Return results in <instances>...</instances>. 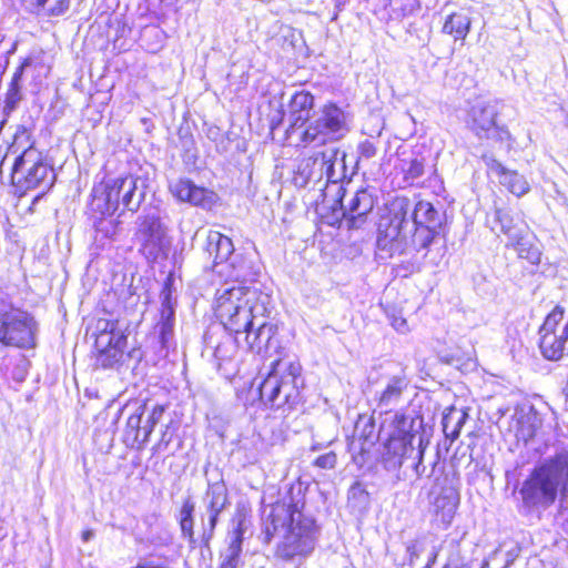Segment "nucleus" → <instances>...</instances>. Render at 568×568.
<instances>
[{"instance_id": "49", "label": "nucleus", "mask_w": 568, "mask_h": 568, "mask_svg": "<svg viewBox=\"0 0 568 568\" xmlns=\"http://www.w3.org/2000/svg\"><path fill=\"white\" fill-rule=\"evenodd\" d=\"M92 536H93V532L90 530L84 531L82 535L84 541H88Z\"/></svg>"}, {"instance_id": "15", "label": "nucleus", "mask_w": 568, "mask_h": 568, "mask_svg": "<svg viewBox=\"0 0 568 568\" xmlns=\"http://www.w3.org/2000/svg\"><path fill=\"white\" fill-rule=\"evenodd\" d=\"M115 322L100 320L98 322L99 333L95 337L97 362L103 368H112L123 357L126 336L119 329Z\"/></svg>"}, {"instance_id": "46", "label": "nucleus", "mask_w": 568, "mask_h": 568, "mask_svg": "<svg viewBox=\"0 0 568 568\" xmlns=\"http://www.w3.org/2000/svg\"><path fill=\"white\" fill-rule=\"evenodd\" d=\"M70 0H58L57 6L51 9L52 16H60L64 13L69 8Z\"/></svg>"}, {"instance_id": "18", "label": "nucleus", "mask_w": 568, "mask_h": 568, "mask_svg": "<svg viewBox=\"0 0 568 568\" xmlns=\"http://www.w3.org/2000/svg\"><path fill=\"white\" fill-rule=\"evenodd\" d=\"M487 224L494 233L506 235L508 242L516 240L521 234H526L529 231L524 215L510 209H495L491 216H488Z\"/></svg>"}, {"instance_id": "40", "label": "nucleus", "mask_w": 568, "mask_h": 568, "mask_svg": "<svg viewBox=\"0 0 568 568\" xmlns=\"http://www.w3.org/2000/svg\"><path fill=\"white\" fill-rule=\"evenodd\" d=\"M520 427L516 432V437L518 439H523L524 442H528L530 438L535 436V427L531 424H527L524 422V417L517 420Z\"/></svg>"}, {"instance_id": "17", "label": "nucleus", "mask_w": 568, "mask_h": 568, "mask_svg": "<svg viewBox=\"0 0 568 568\" xmlns=\"http://www.w3.org/2000/svg\"><path fill=\"white\" fill-rule=\"evenodd\" d=\"M136 239L148 258L156 260L169 246L166 230L160 217L146 215L139 223Z\"/></svg>"}, {"instance_id": "29", "label": "nucleus", "mask_w": 568, "mask_h": 568, "mask_svg": "<svg viewBox=\"0 0 568 568\" xmlns=\"http://www.w3.org/2000/svg\"><path fill=\"white\" fill-rule=\"evenodd\" d=\"M467 417L468 414L466 412L455 407L448 408V410L444 414L442 420L443 432L446 439H449V444L458 438L460 429Z\"/></svg>"}, {"instance_id": "31", "label": "nucleus", "mask_w": 568, "mask_h": 568, "mask_svg": "<svg viewBox=\"0 0 568 568\" xmlns=\"http://www.w3.org/2000/svg\"><path fill=\"white\" fill-rule=\"evenodd\" d=\"M243 534L240 528L233 531L227 548L221 554L219 568H236L242 552Z\"/></svg>"}, {"instance_id": "8", "label": "nucleus", "mask_w": 568, "mask_h": 568, "mask_svg": "<svg viewBox=\"0 0 568 568\" xmlns=\"http://www.w3.org/2000/svg\"><path fill=\"white\" fill-rule=\"evenodd\" d=\"M39 324L34 316L11 303L0 305V344L4 347L32 349L37 346Z\"/></svg>"}, {"instance_id": "6", "label": "nucleus", "mask_w": 568, "mask_h": 568, "mask_svg": "<svg viewBox=\"0 0 568 568\" xmlns=\"http://www.w3.org/2000/svg\"><path fill=\"white\" fill-rule=\"evenodd\" d=\"M149 187L148 175H128L111 180L93 189L92 211L114 214L120 204L123 210L136 212L145 200Z\"/></svg>"}, {"instance_id": "9", "label": "nucleus", "mask_w": 568, "mask_h": 568, "mask_svg": "<svg viewBox=\"0 0 568 568\" xmlns=\"http://www.w3.org/2000/svg\"><path fill=\"white\" fill-rule=\"evenodd\" d=\"M398 426L390 434L385 444V452L383 454V466L387 471L398 473L405 459L410 458L415 453L414 443L418 439V452L416 456L418 462L414 465L417 476H422L425 471L422 460L424 456V439L422 435H417L406 429V426H412L413 420L407 417L400 416L397 420Z\"/></svg>"}, {"instance_id": "20", "label": "nucleus", "mask_w": 568, "mask_h": 568, "mask_svg": "<svg viewBox=\"0 0 568 568\" xmlns=\"http://www.w3.org/2000/svg\"><path fill=\"white\" fill-rule=\"evenodd\" d=\"M483 160L488 171L497 176L499 184L506 187L510 193L520 197L529 192L530 185L523 174L507 169L493 156L484 155Z\"/></svg>"}, {"instance_id": "28", "label": "nucleus", "mask_w": 568, "mask_h": 568, "mask_svg": "<svg viewBox=\"0 0 568 568\" xmlns=\"http://www.w3.org/2000/svg\"><path fill=\"white\" fill-rule=\"evenodd\" d=\"M374 429L375 425L371 418H359L355 425L354 438L349 444L351 449L354 452L358 449L364 453L369 446L374 445Z\"/></svg>"}, {"instance_id": "14", "label": "nucleus", "mask_w": 568, "mask_h": 568, "mask_svg": "<svg viewBox=\"0 0 568 568\" xmlns=\"http://www.w3.org/2000/svg\"><path fill=\"white\" fill-rule=\"evenodd\" d=\"M498 104L497 100H479L470 106L467 123L479 139H493L503 142L510 138L509 131L496 122L499 113Z\"/></svg>"}, {"instance_id": "45", "label": "nucleus", "mask_w": 568, "mask_h": 568, "mask_svg": "<svg viewBox=\"0 0 568 568\" xmlns=\"http://www.w3.org/2000/svg\"><path fill=\"white\" fill-rule=\"evenodd\" d=\"M21 87L16 85H9V90L7 93V106L13 109L18 104V102L21 100V93H20Z\"/></svg>"}, {"instance_id": "3", "label": "nucleus", "mask_w": 568, "mask_h": 568, "mask_svg": "<svg viewBox=\"0 0 568 568\" xmlns=\"http://www.w3.org/2000/svg\"><path fill=\"white\" fill-rule=\"evenodd\" d=\"M270 295L256 287L225 284L215 294V316L226 331L239 335L255 326L256 321L267 317Z\"/></svg>"}, {"instance_id": "30", "label": "nucleus", "mask_w": 568, "mask_h": 568, "mask_svg": "<svg viewBox=\"0 0 568 568\" xmlns=\"http://www.w3.org/2000/svg\"><path fill=\"white\" fill-rule=\"evenodd\" d=\"M470 30V18L460 12L449 14L443 26V32L450 34L455 40H464Z\"/></svg>"}, {"instance_id": "32", "label": "nucleus", "mask_w": 568, "mask_h": 568, "mask_svg": "<svg viewBox=\"0 0 568 568\" xmlns=\"http://www.w3.org/2000/svg\"><path fill=\"white\" fill-rule=\"evenodd\" d=\"M195 505L194 503L187 498L180 510V527L181 532L184 538L189 540V544L192 547H195L196 539L194 537V514Z\"/></svg>"}, {"instance_id": "13", "label": "nucleus", "mask_w": 568, "mask_h": 568, "mask_svg": "<svg viewBox=\"0 0 568 568\" xmlns=\"http://www.w3.org/2000/svg\"><path fill=\"white\" fill-rule=\"evenodd\" d=\"M165 409L166 407L161 404H155L152 407H149L148 403L140 404L126 420L125 443L138 449H143Z\"/></svg>"}, {"instance_id": "4", "label": "nucleus", "mask_w": 568, "mask_h": 568, "mask_svg": "<svg viewBox=\"0 0 568 568\" xmlns=\"http://www.w3.org/2000/svg\"><path fill=\"white\" fill-rule=\"evenodd\" d=\"M409 211L410 202L406 197H398L392 203L388 214L378 224V250L394 256L410 251L419 252L432 244L438 231L429 226L410 225Z\"/></svg>"}, {"instance_id": "47", "label": "nucleus", "mask_w": 568, "mask_h": 568, "mask_svg": "<svg viewBox=\"0 0 568 568\" xmlns=\"http://www.w3.org/2000/svg\"><path fill=\"white\" fill-rule=\"evenodd\" d=\"M438 554H439V549H437L436 547H433V550L428 557V560L425 565L424 568H433V566L436 564L437 561V558H438Z\"/></svg>"}, {"instance_id": "7", "label": "nucleus", "mask_w": 568, "mask_h": 568, "mask_svg": "<svg viewBox=\"0 0 568 568\" xmlns=\"http://www.w3.org/2000/svg\"><path fill=\"white\" fill-rule=\"evenodd\" d=\"M296 362H276L273 371L258 387L261 400L273 409L291 412L302 402L304 379Z\"/></svg>"}, {"instance_id": "1", "label": "nucleus", "mask_w": 568, "mask_h": 568, "mask_svg": "<svg viewBox=\"0 0 568 568\" xmlns=\"http://www.w3.org/2000/svg\"><path fill=\"white\" fill-rule=\"evenodd\" d=\"M288 121L286 136L295 140L296 146H323L343 139L349 132L344 110L329 102L314 111V97L304 90L291 98Z\"/></svg>"}, {"instance_id": "25", "label": "nucleus", "mask_w": 568, "mask_h": 568, "mask_svg": "<svg viewBox=\"0 0 568 568\" xmlns=\"http://www.w3.org/2000/svg\"><path fill=\"white\" fill-rule=\"evenodd\" d=\"M334 156L332 152H315L313 155L304 159L298 165L296 181L302 180V185L307 184L310 181L320 180V169L329 161V158Z\"/></svg>"}, {"instance_id": "34", "label": "nucleus", "mask_w": 568, "mask_h": 568, "mask_svg": "<svg viewBox=\"0 0 568 568\" xmlns=\"http://www.w3.org/2000/svg\"><path fill=\"white\" fill-rule=\"evenodd\" d=\"M404 179L414 183L425 174V159L423 156H415L410 160H403Z\"/></svg>"}, {"instance_id": "36", "label": "nucleus", "mask_w": 568, "mask_h": 568, "mask_svg": "<svg viewBox=\"0 0 568 568\" xmlns=\"http://www.w3.org/2000/svg\"><path fill=\"white\" fill-rule=\"evenodd\" d=\"M446 562L442 568H468L463 564V557L460 555V549L457 544H455L454 541L449 542L446 546Z\"/></svg>"}, {"instance_id": "48", "label": "nucleus", "mask_w": 568, "mask_h": 568, "mask_svg": "<svg viewBox=\"0 0 568 568\" xmlns=\"http://www.w3.org/2000/svg\"><path fill=\"white\" fill-rule=\"evenodd\" d=\"M224 346L223 345H217L216 348H215V352H214V356L217 361H225L229 358V356L226 354H224Z\"/></svg>"}, {"instance_id": "12", "label": "nucleus", "mask_w": 568, "mask_h": 568, "mask_svg": "<svg viewBox=\"0 0 568 568\" xmlns=\"http://www.w3.org/2000/svg\"><path fill=\"white\" fill-rule=\"evenodd\" d=\"M12 179L26 189L39 186L49 189L53 185L55 175L53 170L42 161L40 152L29 148L14 160Z\"/></svg>"}, {"instance_id": "43", "label": "nucleus", "mask_w": 568, "mask_h": 568, "mask_svg": "<svg viewBox=\"0 0 568 568\" xmlns=\"http://www.w3.org/2000/svg\"><path fill=\"white\" fill-rule=\"evenodd\" d=\"M358 153L361 158L368 160L376 155L377 149L373 142L365 140L358 145Z\"/></svg>"}, {"instance_id": "27", "label": "nucleus", "mask_w": 568, "mask_h": 568, "mask_svg": "<svg viewBox=\"0 0 568 568\" xmlns=\"http://www.w3.org/2000/svg\"><path fill=\"white\" fill-rule=\"evenodd\" d=\"M408 386V382L405 376L395 375L387 379L384 389L378 396V407L390 408L396 405L404 392Z\"/></svg>"}, {"instance_id": "44", "label": "nucleus", "mask_w": 568, "mask_h": 568, "mask_svg": "<svg viewBox=\"0 0 568 568\" xmlns=\"http://www.w3.org/2000/svg\"><path fill=\"white\" fill-rule=\"evenodd\" d=\"M172 442V434L169 433V425L165 426V429L162 430L160 440L153 446L154 453L164 452L168 449L170 443Z\"/></svg>"}, {"instance_id": "5", "label": "nucleus", "mask_w": 568, "mask_h": 568, "mask_svg": "<svg viewBox=\"0 0 568 568\" xmlns=\"http://www.w3.org/2000/svg\"><path fill=\"white\" fill-rule=\"evenodd\" d=\"M568 479V452H560L535 467L523 483L520 495L529 507L549 506L558 489Z\"/></svg>"}, {"instance_id": "26", "label": "nucleus", "mask_w": 568, "mask_h": 568, "mask_svg": "<svg viewBox=\"0 0 568 568\" xmlns=\"http://www.w3.org/2000/svg\"><path fill=\"white\" fill-rule=\"evenodd\" d=\"M507 247H513L519 258L527 260L531 265H538L541 261V250L537 240L530 235L529 231L521 234L516 240L508 242Z\"/></svg>"}, {"instance_id": "2", "label": "nucleus", "mask_w": 568, "mask_h": 568, "mask_svg": "<svg viewBox=\"0 0 568 568\" xmlns=\"http://www.w3.org/2000/svg\"><path fill=\"white\" fill-rule=\"evenodd\" d=\"M298 495H301L298 493ZM304 501L301 496L285 497L272 505L265 519V535L268 540L282 536L276 555L283 560L306 558L315 549L318 529L315 520L302 513Z\"/></svg>"}, {"instance_id": "21", "label": "nucleus", "mask_w": 568, "mask_h": 568, "mask_svg": "<svg viewBox=\"0 0 568 568\" xmlns=\"http://www.w3.org/2000/svg\"><path fill=\"white\" fill-rule=\"evenodd\" d=\"M171 194L181 202H187L196 206H211L214 193L205 187L195 185L190 179H178L169 184Z\"/></svg>"}, {"instance_id": "10", "label": "nucleus", "mask_w": 568, "mask_h": 568, "mask_svg": "<svg viewBox=\"0 0 568 568\" xmlns=\"http://www.w3.org/2000/svg\"><path fill=\"white\" fill-rule=\"evenodd\" d=\"M336 195L337 199L329 207L331 214L326 216L327 223L336 225L345 221L348 229L361 227L375 205L373 190L363 187L347 194L343 186H338Z\"/></svg>"}, {"instance_id": "50", "label": "nucleus", "mask_w": 568, "mask_h": 568, "mask_svg": "<svg viewBox=\"0 0 568 568\" xmlns=\"http://www.w3.org/2000/svg\"><path fill=\"white\" fill-rule=\"evenodd\" d=\"M47 2L48 0H36L37 6L41 8L44 7Z\"/></svg>"}, {"instance_id": "38", "label": "nucleus", "mask_w": 568, "mask_h": 568, "mask_svg": "<svg viewBox=\"0 0 568 568\" xmlns=\"http://www.w3.org/2000/svg\"><path fill=\"white\" fill-rule=\"evenodd\" d=\"M348 499L357 503L358 506H366L368 504V493L364 485L359 481H355L348 490Z\"/></svg>"}, {"instance_id": "23", "label": "nucleus", "mask_w": 568, "mask_h": 568, "mask_svg": "<svg viewBox=\"0 0 568 568\" xmlns=\"http://www.w3.org/2000/svg\"><path fill=\"white\" fill-rule=\"evenodd\" d=\"M323 152H332L334 156L320 169V180L325 178L326 184H332L338 190V182L346 178V153L341 152L336 146H328Z\"/></svg>"}, {"instance_id": "41", "label": "nucleus", "mask_w": 568, "mask_h": 568, "mask_svg": "<svg viewBox=\"0 0 568 568\" xmlns=\"http://www.w3.org/2000/svg\"><path fill=\"white\" fill-rule=\"evenodd\" d=\"M392 326L399 333L405 334L409 331L406 318L400 313L393 312L388 314Z\"/></svg>"}, {"instance_id": "24", "label": "nucleus", "mask_w": 568, "mask_h": 568, "mask_svg": "<svg viewBox=\"0 0 568 568\" xmlns=\"http://www.w3.org/2000/svg\"><path fill=\"white\" fill-rule=\"evenodd\" d=\"M410 217V225L429 226V229L437 231H439L444 222V214L427 201H418L414 206Z\"/></svg>"}, {"instance_id": "37", "label": "nucleus", "mask_w": 568, "mask_h": 568, "mask_svg": "<svg viewBox=\"0 0 568 568\" xmlns=\"http://www.w3.org/2000/svg\"><path fill=\"white\" fill-rule=\"evenodd\" d=\"M426 550V542L422 538L414 539L409 541L406 546V554L408 557V564L410 566L415 565V562L419 559L422 554Z\"/></svg>"}, {"instance_id": "22", "label": "nucleus", "mask_w": 568, "mask_h": 568, "mask_svg": "<svg viewBox=\"0 0 568 568\" xmlns=\"http://www.w3.org/2000/svg\"><path fill=\"white\" fill-rule=\"evenodd\" d=\"M161 317L156 325L159 342L162 348H168L173 337V327L175 320V303L172 298V283L168 280L160 294Z\"/></svg>"}, {"instance_id": "39", "label": "nucleus", "mask_w": 568, "mask_h": 568, "mask_svg": "<svg viewBox=\"0 0 568 568\" xmlns=\"http://www.w3.org/2000/svg\"><path fill=\"white\" fill-rule=\"evenodd\" d=\"M337 457L334 452H328L326 454H323L318 456L314 460V465L322 469H333L336 465Z\"/></svg>"}, {"instance_id": "16", "label": "nucleus", "mask_w": 568, "mask_h": 568, "mask_svg": "<svg viewBox=\"0 0 568 568\" xmlns=\"http://www.w3.org/2000/svg\"><path fill=\"white\" fill-rule=\"evenodd\" d=\"M204 511L201 514L202 534L201 542L209 547L214 536L219 516L230 505L227 488L223 481L209 484L202 498Z\"/></svg>"}, {"instance_id": "11", "label": "nucleus", "mask_w": 568, "mask_h": 568, "mask_svg": "<svg viewBox=\"0 0 568 568\" xmlns=\"http://www.w3.org/2000/svg\"><path fill=\"white\" fill-rule=\"evenodd\" d=\"M205 252L212 258L213 270L220 274L232 268L229 273L236 282L251 281L255 275L242 256L234 254V245L230 237L217 231H210L206 237Z\"/></svg>"}, {"instance_id": "35", "label": "nucleus", "mask_w": 568, "mask_h": 568, "mask_svg": "<svg viewBox=\"0 0 568 568\" xmlns=\"http://www.w3.org/2000/svg\"><path fill=\"white\" fill-rule=\"evenodd\" d=\"M564 318V308L557 305L545 318L544 324L539 329V334L542 333H556L557 325Z\"/></svg>"}, {"instance_id": "42", "label": "nucleus", "mask_w": 568, "mask_h": 568, "mask_svg": "<svg viewBox=\"0 0 568 568\" xmlns=\"http://www.w3.org/2000/svg\"><path fill=\"white\" fill-rule=\"evenodd\" d=\"M32 65V59L26 58L23 62L17 68L16 72L13 73V77L11 79L10 85L21 87V81L23 77V72L27 68Z\"/></svg>"}, {"instance_id": "19", "label": "nucleus", "mask_w": 568, "mask_h": 568, "mask_svg": "<svg viewBox=\"0 0 568 568\" xmlns=\"http://www.w3.org/2000/svg\"><path fill=\"white\" fill-rule=\"evenodd\" d=\"M242 334H245L248 348L258 355H267L277 347V343L274 341L277 326L266 322V317L256 321L254 327L244 331Z\"/></svg>"}, {"instance_id": "33", "label": "nucleus", "mask_w": 568, "mask_h": 568, "mask_svg": "<svg viewBox=\"0 0 568 568\" xmlns=\"http://www.w3.org/2000/svg\"><path fill=\"white\" fill-rule=\"evenodd\" d=\"M101 214V217L95 219L93 222L97 237L95 240H99V236L101 239L106 240H115L118 233H119V222L114 219H112L113 214Z\"/></svg>"}]
</instances>
